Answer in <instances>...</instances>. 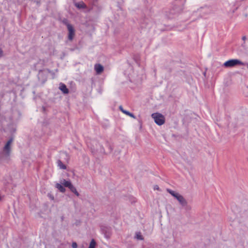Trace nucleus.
<instances>
[{
	"label": "nucleus",
	"mask_w": 248,
	"mask_h": 248,
	"mask_svg": "<svg viewBox=\"0 0 248 248\" xmlns=\"http://www.w3.org/2000/svg\"><path fill=\"white\" fill-rule=\"evenodd\" d=\"M72 247L73 248H77L78 247V245L76 242H73L72 244Z\"/></svg>",
	"instance_id": "nucleus-16"
},
{
	"label": "nucleus",
	"mask_w": 248,
	"mask_h": 248,
	"mask_svg": "<svg viewBox=\"0 0 248 248\" xmlns=\"http://www.w3.org/2000/svg\"><path fill=\"white\" fill-rule=\"evenodd\" d=\"M246 37L245 36H243V37H242V40H243V41H245V40H246Z\"/></svg>",
	"instance_id": "nucleus-20"
},
{
	"label": "nucleus",
	"mask_w": 248,
	"mask_h": 248,
	"mask_svg": "<svg viewBox=\"0 0 248 248\" xmlns=\"http://www.w3.org/2000/svg\"><path fill=\"white\" fill-rule=\"evenodd\" d=\"M96 242L94 239H92L90 243L88 248H95L96 246Z\"/></svg>",
	"instance_id": "nucleus-12"
},
{
	"label": "nucleus",
	"mask_w": 248,
	"mask_h": 248,
	"mask_svg": "<svg viewBox=\"0 0 248 248\" xmlns=\"http://www.w3.org/2000/svg\"><path fill=\"white\" fill-rule=\"evenodd\" d=\"M167 191L173 197L175 198L182 205L186 206L187 204V202L183 196L170 189H167Z\"/></svg>",
	"instance_id": "nucleus-1"
},
{
	"label": "nucleus",
	"mask_w": 248,
	"mask_h": 248,
	"mask_svg": "<svg viewBox=\"0 0 248 248\" xmlns=\"http://www.w3.org/2000/svg\"><path fill=\"white\" fill-rule=\"evenodd\" d=\"M237 65H244V63L237 59H232L225 62L223 65L225 67H232Z\"/></svg>",
	"instance_id": "nucleus-3"
},
{
	"label": "nucleus",
	"mask_w": 248,
	"mask_h": 248,
	"mask_svg": "<svg viewBox=\"0 0 248 248\" xmlns=\"http://www.w3.org/2000/svg\"><path fill=\"white\" fill-rule=\"evenodd\" d=\"M119 109H120V110H121V111L123 113H124V114H126V115H127V116L128 115V114H129V113H130V112H129V111H127V110H124V109L123 108L122 106H120L119 107Z\"/></svg>",
	"instance_id": "nucleus-14"
},
{
	"label": "nucleus",
	"mask_w": 248,
	"mask_h": 248,
	"mask_svg": "<svg viewBox=\"0 0 248 248\" xmlns=\"http://www.w3.org/2000/svg\"><path fill=\"white\" fill-rule=\"evenodd\" d=\"M75 6L79 9L84 8L86 7V5L83 1H80L78 3H76Z\"/></svg>",
	"instance_id": "nucleus-10"
},
{
	"label": "nucleus",
	"mask_w": 248,
	"mask_h": 248,
	"mask_svg": "<svg viewBox=\"0 0 248 248\" xmlns=\"http://www.w3.org/2000/svg\"><path fill=\"white\" fill-rule=\"evenodd\" d=\"M137 238L138 239H140V240H142L143 239V238H142V236L140 235V233L137 234Z\"/></svg>",
	"instance_id": "nucleus-15"
},
{
	"label": "nucleus",
	"mask_w": 248,
	"mask_h": 248,
	"mask_svg": "<svg viewBox=\"0 0 248 248\" xmlns=\"http://www.w3.org/2000/svg\"><path fill=\"white\" fill-rule=\"evenodd\" d=\"M61 184L63 185L65 187H67L70 189V187H71L73 185L69 181H66L65 179H62L60 181Z\"/></svg>",
	"instance_id": "nucleus-7"
},
{
	"label": "nucleus",
	"mask_w": 248,
	"mask_h": 248,
	"mask_svg": "<svg viewBox=\"0 0 248 248\" xmlns=\"http://www.w3.org/2000/svg\"><path fill=\"white\" fill-rule=\"evenodd\" d=\"M59 88L64 93H68L69 92L68 89L64 84H61Z\"/></svg>",
	"instance_id": "nucleus-8"
},
{
	"label": "nucleus",
	"mask_w": 248,
	"mask_h": 248,
	"mask_svg": "<svg viewBox=\"0 0 248 248\" xmlns=\"http://www.w3.org/2000/svg\"><path fill=\"white\" fill-rule=\"evenodd\" d=\"M62 185L61 184H60L59 183H57L56 184L55 186L57 188H58L60 190V191H61L62 192H64L65 191V189Z\"/></svg>",
	"instance_id": "nucleus-9"
},
{
	"label": "nucleus",
	"mask_w": 248,
	"mask_h": 248,
	"mask_svg": "<svg viewBox=\"0 0 248 248\" xmlns=\"http://www.w3.org/2000/svg\"><path fill=\"white\" fill-rule=\"evenodd\" d=\"M3 52L1 49H0V57H1L2 56Z\"/></svg>",
	"instance_id": "nucleus-19"
},
{
	"label": "nucleus",
	"mask_w": 248,
	"mask_h": 248,
	"mask_svg": "<svg viewBox=\"0 0 248 248\" xmlns=\"http://www.w3.org/2000/svg\"><path fill=\"white\" fill-rule=\"evenodd\" d=\"M67 29L68 30V39L70 40H72L75 35V30L73 27L69 24H67Z\"/></svg>",
	"instance_id": "nucleus-4"
},
{
	"label": "nucleus",
	"mask_w": 248,
	"mask_h": 248,
	"mask_svg": "<svg viewBox=\"0 0 248 248\" xmlns=\"http://www.w3.org/2000/svg\"><path fill=\"white\" fill-rule=\"evenodd\" d=\"M246 66H247V68L248 69V63L246 64Z\"/></svg>",
	"instance_id": "nucleus-21"
},
{
	"label": "nucleus",
	"mask_w": 248,
	"mask_h": 248,
	"mask_svg": "<svg viewBox=\"0 0 248 248\" xmlns=\"http://www.w3.org/2000/svg\"><path fill=\"white\" fill-rule=\"evenodd\" d=\"M13 141V139H10L6 143V145H5L4 147V151L6 152V154L7 155H9L10 152V149H11V144Z\"/></svg>",
	"instance_id": "nucleus-5"
},
{
	"label": "nucleus",
	"mask_w": 248,
	"mask_h": 248,
	"mask_svg": "<svg viewBox=\"0 0 248 248\" xmlns=\"http://www.w3.org/2000/svg\"><path fill=\"white\" fill-rule=\"evenodd\" d=\"M94 69L97 74H100L104 71L103 66L100 64H96L94 65Z\"/></svg>",
	"instance_id": "nucleus-6"
},
{
	"label": "nucleus",
	"mask_w": 248,
	"mask_h": 248,
	"mask_svg": "<svg viewBox=\"0 0 248 248\" xmlns=\"http://www.w3.org/2000/svg\"><path fill=\"white\" fill-rule=\"evenodd\" d=\"M70 189L72 192L74 193L77 196H78L79 195V193L77 191L76 188L73 186L71 187H70Z\"/></svg>",
	"instance_id": "nucleus-13"
},
{
	"label": "nucleus",
	"mask_w": 248,
	"mask_h": 248,
	"mask_svg": "<svg viewBox=\"0 0 248 248\" xmlns=\"http://www.w3.org/2000/svg\"><path fill=\"white\" fill-rule=\"evenodd\" d=\"M152 117L154 119L155 122L158 125H161L165 123V117L161 113H153L152 114Z\"/></svg>",
	"instance_id": "nucleus-2"
},
{
	"label": "nucleus",
	"mask_w": 248,
	"mask_h": 248,
	"mask_svg": "<svg viewBox=\"0 0 248 248\" xmlns=\"http://www.w3.org/2000/svg\"><path fill=\"white\" fill-rule=\"evenodd\" d=\"M154 190H158L159 189V187L157 185H155L154 186Z\"/></svg>",
	"instance_id": "nucleus-18"
},
{
	"label": "nucleus",
	"mask_w": 248,
	"mask_h": 248,
	"mask_svg": "<svg viewBox=\"0 0 248 248\" xmlns=\"http://www.w3.org/2000/svg\"><path fill=\"white\" fill-rule=\"evenodd\" d=\"M58 165L60 169L65 170L66 169V166L63 164L61 160H58Z\"/></svg>",
	"instance_id": "nucleus-11"
},
{
	"label": "nucleus",
	"mask_w": 248,
	"mask_h": 248,
	"mask_svg": "<svg viewBox=\"0 0 248 248\" xmlns=\"http://www.w3.org/2000/svg\"><path fill=\"white\" fill-rule=\"evenodd\" d=\"M128 116H129L130 117L133 118L134 119H136V117L134 115V114L131 113H130V112L129 113V114H128Z\"/></svg>",
	"instance_id": "nucleus-17"
}]
</instances>
